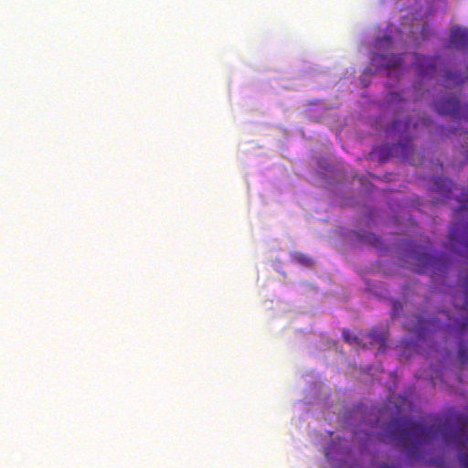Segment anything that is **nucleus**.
Returning a JSON list of instances; mask_svg holds the SVG:
<instances>
[{
	"instance_id": "2eb2a0df",
	"label": "nucleus",
	"mask_w": 468,
	"mask_h": 468,
	"mask_svg": "<svg viewBox=\"0 0 468 468\" xmlns=\"http://www.w3.org/2000/svg\"><path fill=\"white\" fill-rule=\"evenodd\" d=\"M344 340L350 346L359 345V339L352 335L348 330H343L342 332Z\"/></svg>"
},
{
	"instance_id": "f257e3e1",
	"label": "nucleus",
	"mask_w": 468,
	"mask_h": 468,
	"mask_svg": "<svg viewBox=\"0 0 468 468\" xmlns=\"http://www.w3.org/2000/svg\"><path fill=\"white\" fill-rule=\"evenodd\" d=\"M436 433L434 425L427 427L421 421H414L409 417H398L384 424L382 440L396 441L405 449L410 458H418L421 446L432 441Z\"/></svg>"
},
{
	"instance_id": "6ab92c4d",
	"label": "nucleus",
	"mask_w": 468,
	"mask_h": 468,
	"mask_svg": "<svg viewBox=\"0 0 468 468\" xmlns=\"http://www.w3.org/2000/svg\"><path fill=\"white\" fill-rule=\"evenodd\" d=\"M419 125H420V122H415V123L413 124V127H414V128H416V127H418Z\"/></svg>"
},
{
	"instance_id": "9b49d317",
	"label": "nucleus",
	"mask_w": 468,
	"mask_h": 468,
	"mask_svg": "<svg viewBox=\"0 0 468 468\" xmlns=\"http://www.w3.org/2000/svg\"><path fill=\"white\" fill-rule=\"evenodd\" d=\"M367 337L370 340V344H378L380 346H383L386 341L385 333L375 328L368 332Z\"/></svg>"
},
{
	"instance_id": "39448f33",
	"label": "nucleus",
	"mask_w": 468,
	"mask_h": 468,
	"mask_svg": "<svg viewBox=\"0 0 468 468\" xmlns=\"http://www.w3.org/2000/svg\"><path fill=\"white\" fill-rule=\"evenodd\" d=\"M434 108L441 115L457 117L460 111V101L456 96L447 94L434 101Z\"/></svg>"
},
{
	"instance_id": "f8f14e48",
	"label": "nucleus",
	"mask_w": 468,
	"mask_h": 468,
	"mask_svg": "<svg viewBox=\"0 0 468 468\" xmlns=\"http://www.w3.org/2000/svg\"><path fill=\"white\" fill-rule=\"evenodd\" d=\"M458 357L462 364L468 362V342L461 339L458 349Z\"/></svg>"
},
{
	"instance_id": "9d476101",
	"label": "nucleus",
	"mask_w": 468,
	"mask_h": 468,
	"mask_svg": "<svg viewBox=\"0 0 468 468\" xmlns=\"http://www.w3.org/2000/svg\"><path fill=\"white\" fill-rule=\"evenodd\" d=\"M410 131V120L407 118L406 120H395L392 124L388 128L387 133H394L399 134H407Z\"/></svg>"
},
{
	"instance_id": "6e6552de",
	"label": "nucleus",
	"mask_w": 468,
	"mask_h": 468,
	"mask_svg": "<svg viewBox=\"0 0 468 468\" xmlns=\"http://www.w3.org/2000/svg\"><path fill=\"white\" fill-rule=\"evenodd\" d=\"M449 46L455 48H464L468 46V29L453 27L449 35Z\"/></svg>"
},
{
	"instance_id": "20e7f679",
	"label": "nucleus",
	"mask_w": 468,
	"mask_h": 468,
	"mask_svg": "<svg viewBox=\"0 0 468 468\" xmlns=\"http://www.w3.org/2000/svg\"><path fill=\"white\" fill-rule=\"evenodd\" d=\"M399 156L412 165L423 164V157L416 154L411 140L407 136L401 138L396 144L382 146L378 151L380 162H386L390 156Z\"/></svg>"
},
{
	"instance_id": "f3484780",
	"label": "nucleus",
	"mask_w": 468,
	"mask_h": 468,
	"mask_svg": "<svg viewBox=\"0 0 468 468\" xmlns=\"http://www.w3.org/2000/svg\"><path fill=\"white\" fill-rule=\"evenodd\" d=\"M378 468H399L398 466H394V465H388L387 463H380L378 464Z\"/></svg>"
},
{
	"instance_id": "a211bd4d",
	"label": "nucleus",
	"mask_w": 468,
	"mask_h": 468,
	"mask_svg": "<svg viewBox=\"0 0 468 468\" xmlns=\"http://www.w3.org/2000/svg\"><path fill=\"white\" fill-rule=\"evenodd\" d=\"M430 123H431V120L430 119H422L421 120V124H423L425 126H428Z\"/></svg>"
},
{
	"instance_id": "ddd939ff",
	"label": "nucleus",
	"mask_w": 468,
	"mask_h": 468,
	"mask_svg": "<svg viewBox=\"0 0 468 468\" xmlns=\"http://www.w3.org/2000/svg\"><path fill=\"white\" fill-rule=\"evenodd\" d=\"M360 239L363 241L367 242L368 244L372 245L373 247L379 248L381 245V239L379 237L368 232L366 233L364 236L360 237Z\"/></svg>"
},
{
	"instance_id": "7ed1b4c3",
	"label": "nucleus",
	"mask_w": 468,
	"mask_h": 468,
	"mask_svg": "<svg viewBox=\"0 0 468 468\" xmlns=\"http://www.w3.org/2000/svg\"><path fill=\"white\" fill-rule=\"evenodd\" d=\"M430 251L431 247L420 248L415 245L406 256L413 265V271L417 273L429 271L432 279H435V276L446 273L449 261L443 255L436 257Z\"/></svg>"
},
{
	"instance_id": "dca6fc26",
	"label": "nucleus",
	"mask_w": 468,
	"mask_h": 468,
	"mask_svg": "<svg viewBox=\"0 0 468 468\" xmlns=\"http://www.w3.org/2000/svg\"><path fill=\"white\" fill-rule=\"evenodd\" d=\"M468 328V323H464L463 324H462V326L460 327V335H464L466 330Z\"/></svg>"
},
{
	"instance_id": "f03ea898",
	"label": "nucleus",
	"mask_w": 468,
	"mask_h": 468,
	"mask_svg": "<svg viewBox=\"0 0 468 468\" xmlns=\"http://www.w3.org/2000/svg\"><path fill=\"white\" fill-rule=\"evenodd\" d=\"M457 200L460 206L454 211L457 221L449 231L450 247L453 253L468 260V194L462 192Z\"/></svg>"
},
{
	"instance_id": "423d86ee",
	"label": "nucleus",
	"mask_w": 468,
	"mask_h": 468,
	"mask_svg": "<svg viewBox=\"0 0 468 468\" xmlns=\"http://www.w3.org/2000/svg\"><path fill=\"white\" fill-rule=\"evenodd\" d=\"M415 57L416 70L419 77L421 79L426 77H432L440 58L437 57L430 58L425 56H419L417 54H415Z\"/></svg>"
},
{
	"instance_id": "0eeeda50",
	"label": "nucleus",
	"mask_w": 468,
	"mask_h": 468,
	"mask_svg": "<svg viewBox=\"0 0 468 468\" xmlns=\"http://www.w3.org/2000/svg\"><path fill=\"white\" fill-rule=\"evenodd\" d=\"M402 55L395 54L391 56H383L377 54L372 58V62L385 68L388 71V76L390 77L392 72L397 70L402 63Z\"/></svg>"
},
{
	"instance_id": "1a4fd4ad",
	"label": "nucleus",
	"mask_w": 468,
	"mask_h": 468,
	"mask_svg": "<svg viewBox=\"0 0 468 468\" xmlns=\"http://www.w3.org/2000/svg\"><path fill=\"white\" fill-rule=\"evenodd\" d=\"M453 189H457L455 185L446 177L436 176L433 178V190L442 196L444 198H451Z\"/></svg>"
},
{
	"instance_id": "4468645a",
	"label": "nucleus",
	"mask_w": 468,
	"mask_h": 468,
	"mask_svg": "<svg viewBox=\"0 0 468 468\" xmlns=\"http://www.w3.org/2000/svg\"><path fill=\"white\" fill-rule=\"evenodd\" d=\"M294 260L299 264L306 266V267H311L314 264V261L312 258H310L304 254H301V253L296 254L294 256Z\"/></svg>"
}]
</instances>
